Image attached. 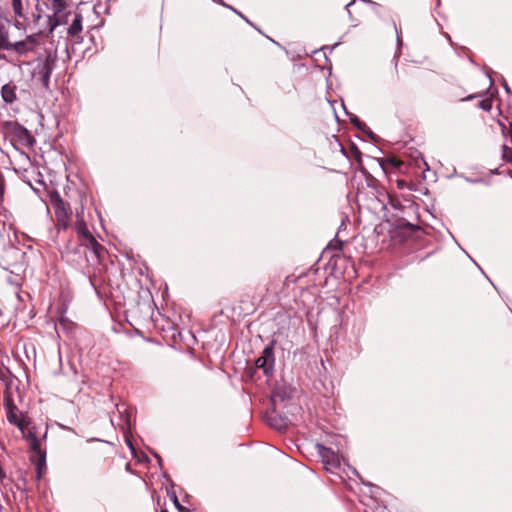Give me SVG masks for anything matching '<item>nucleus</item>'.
I'll return each mask as SVG.
<instances>
[{
	"instance_id": "13",
	"label": "nucleus",
	"mask_w": 512,
	"mask_h": 512,
	"mask_svg": "<svg viewBox=\"0 0 512 512\" xmlns=\"http://www.w3.org/2000/svg\"><path fill=\"white\" fill-rule=\"evenodd\" d=\"M267 421L271 427L279 431L285 429L287 426L286 420L274 412L268 416Z\"/></svg>"
},
{
	"instance_id": "14",
	"label": "nucleus",
	"mask_w": 512,
	"mask_h": 512,
	"mask_svg": "<svg viewBox=\"0 0 512 512\" xmlns=\"http://www.w3.org/2000/svg\"><path fill=\"white\" fill-rule=\"evenodd\" d=\"M0 50L10 51V41L8 30L5 25L0 22Z\"/></svg>"
},
{
	"instance_id": "15",
	"label": "nucleus",
	"mask_w": 512,
	"mask_h": 512,
	"mask_svg": "<svg viewBox=\"0 0 512 512\" xmlns=\"http://www.w3.org/2000/svg\"><path fill=\"white\" fill-rule=\"evenodd\" d=\"M401 165H402V162L394 157L383 158L380 161V166L384 171H386L389 168L398 169L401 167Z\"/></svg>"
},
{
	"instance_id": "22",
	"label": "nucleus",
	"mask_w": 512,
	"mask_h": 512,
	"mask_svg": "<svg viewBox=\"0 0 512 512\" xmlns=\"http://www.w3.org/2000/svg\"><path fill=\"white\" fill-rule=\"evenodd\" d=\"M350 121L355 127H357L359 130H362V131H363L364 127L366 126L357 116L350 118Z\"/></svg>"
},
{
	"instance_id": "30",
	"label": "nucleus",
	"mask_w": 512,
	"mask_h": 512,
	"mask_svg": "<svg viewBox=\"0 0 512 512\" xmlns=\"http://www.w3.org/2000/svg\"><path fill=\"white\" fill-rule=\"evenodd\" d=\"M78 219H84V217H83V208H81V212L76 211V221H78Z\"/></svg>"
},
{
	"instance_id": "26",
	"label": "nucleus",
	"mask_w": 512,
	"mask_h": 512,
	"mask_svg": "<svg viewBox=\"0 0 512 512\" xmlns=\"http://www.w3.org/2000/svg\"><path fill=\"white\" fill-rule=\"evenodd\" d=\"M399 58H400V52H396L394 54V69H395V72L397 73L398 72V62H399Z\"/></svg>"
},
{
	"instance_id": "9",
	"label": "nucleus",
	"mask_w": 512,
	"mask_h": 512,
	"mask_svg": "<svg viewBox=\"0 0 512 512\" xmlns=\"http://www.w3.org/2000/svg\"><path fill=\"white\" fill-rule=\"evenodd\" d=\"M317 449L322 458V462L328 471L340 466V457L331 448L317 444Z\"/></svg>"
},
{
	"instance_id": "21",
	"label": "nucleus",
	"mask_w": 512,
	"mask_h": 512,
	"mask_svg": "<svg viewBox=\"0 0 512 512\" xmlns=\"http://www.w3.org/2000/svg\"><path fill=\"white\" fill-rule=\"evenodd\" d=\"M502 152L503 158L507 162L512 163V148L508 147L507 145H503Z\"/></svg>"
},
{
	"instance_id": "17",
	"label": "nucleus",
	"mask_w": 512,
	"mask_h": 512,
	"mask_svg": "<svg viewBox=\"0 0 512 512\" xmlns=\"http://www.w3.org/2000/svg\"><path fill=\"white\" fill-rule=\"evenodd\" d=\"M12 8L14 14L19 18H25L23 5L21 0H12Z\"/></svg>"
},
{
	"instance_id": "16",
	"label": "nucleus",
	"mask_w": 512,
	"mask_h": 512,
	"mask_svg": "<svg viewBox=\"0 0 512 512\" xmlns=\"http://www.w3.org/2000/svg\"><path fill=\"white\" fill-rule=\"evenodd\" d=\"M75 230L78 235V238L85 237L86 235L91 234L84 219H78V221H76Z\"/></svg>"
},
{
	"instance_id": "19",
	"label": "nucleus",
	"mask_w": 512,
	"mask_h": 512,
	"mask_svg": "<svg viewBox=\"0 0 512 512\" xmlns=\"http://www.w3.org/2000/svg\"><path fill=\"white\" fill-rule=\"evenodd\" d=\"M478 107L484 111H490L492 109V100L490 98L482 99L478 103Z\"/></svg>"
},
{
	"instance_id": "10",
	"label": "nucleus",
	"mask_w": 512,
	"mask_h": 512,
	"mask_svg": "<svg viewBox=\"0 0 512 512\" xmlns=\"http://www.w3.org/2000/svg\"><path fill=\"white\" fill-rule=\"evenodd\" d=\"M45 58L38 63L35 74H52L57 62V50L46 49Z\"/></svg>"
},
{
	"instance_id": "23",
	"label": "nucleus",
	"mask_w": 512,
	"mask_h": 512,
	"mask_svg": "<svg viewBox=\"0 0 512 512\" xmlns=\"http://www.w3.org/2000/svg\"><path fill=\"white\" fill-rule=\"evenodd\" d=\"M502 132L505 136H508L510 138V141L512 143V121L509 123L508 128H506L505 126L502 127Z\"/></svg>"
},
{
	"instance_id": "18",
	"label": "nucleus",
	"mask_w": 512,
	"mask_h": 512,
	"mask_svg": "<svg viewBox=\"0 0 512 512\" xmlns=\"http://www.w3.org/2000/svg\"><path fill=\"white\" fill-rule=\"evenodd\" d=\"M21 433H22L23 438L26 439L28 441V443L32 442V439H38L35 432L28 429V426L23 427V431H21Z\"/></svg>"
},
{
	"instance_id": "7",
	"label": "nucleus",
	"mask_w": 512,
	"mask_h": 512,
	"mask_svg": "<svg viewBox=\"0 0 512 512\" xmlns=\"http://www.w3.org/2000/svg\"><path fill=\"white\" fill-rule=\"evenodd\" d=\"M79 243L85 248V252L89 250L94 256V262L100 263L106 253V249L102 246L93 234H88L85 237L79 238Z\"/></svg>"
},
{
	"instance_id": "2",
	"label": "nucleus",
	"mask_w": 512,
	"mask_h": 512,
	"mask_svg": "<svg viewBox=\"0 0 512 512\" xmlns=\"http://www.w3.org/2000/svg\"><path fill=\"white\" fill-rule=\"evenodd\" d=\"M50 203L54 210L57 232L66 231L72 222V209L58 192L50 194Z\"/></svg>"
},
{
	"instance_id": "28",
	"label": "nucleus",
	"mask_w": 512,
	"mask_h": 512,
	"mask_svg": "<svg viewBox=\"0 0 512 512\" xmlns=\"http://www.w3.org/2000/svg\"><path fill=\"white\" fill-rule=\"evenodd\" d=\"M231 10H233L237 15H239L242 19H244L247 23H250L249 20L239 11H237L236 9L234 8H230Z\"/></svg>"
},
{
	"instance_id": "35",
	"label": "nucleus",
	"mask_w": 512,
	"mask_h": 512,
	"mask_svg": "<svg viewBox=\"0 0 512 512\" xmlns=\"http://www.w3.org/2000/svg\"><path fill=\"white\" fill-rule=\"evenodd\" d=\"M475 97H476L475 95H469L466 98H464L463 100L468 101V100L474 99Z\"/></svg>"
},
{
	"instance_id": "8",
	"label": "nucleus",
	"mask_w": 512,
	"mask_h": 512,
	"mask_svg": "<svg viewBox=\"0 0 512 512\" xmlns=\"http://www.w3.org/2000/svg\"><path fill=\"white\" fill-rule=\"evenodd\" d=\"M39 46L37 35L27 36L24 40L15 43L10 42V50L23 55L28 52H36Z\"/></svg>"
},
{
	"instance_id": "37",
	"label": "nucleus",
	"mask_w": 512,
	"mask_h": 512,
	"mask_svg": "<svg viewBox=\"0 0 512 512\" xmlns=\"http://www.w3.org/2000/svg\"><path fill=\"white\" fill-rule=\"evenodd\" d=\"M36 1H37V3H40L41 0H36Z\"/></svg>"
},
{
	"instance_id": "5",
	"label": "nucleus",
	"mask_w": 512,
	"mask_h": 512,
	"mask_svg": "<svg viewBox=\"0 0 512 512\" xmlns=\"http://www.w3.org/2000/svg\"><path fill=\"white\" fill-rule=\"evenodd\" d=\"M62 257L65 258L67 262L76 266H81L83 263L89 261L83 245L73 240L67 242L62 251Z\"/></svg>"
},
{
	"instance_id": "1",
	"label": "nucleus",
	"mask_w": 512,
	"mask_h": 512,
	"mask_svg": "<svg viewBox=\"0 0 512 512\" xmlns=\"http://www.w3.org/2000/svg\"><path fill=\"white\" fill-rule=\"evenodd\" d=\"M70 17L72 21L65 28V42L80 43L83 16L79 12L71 11L70 0H41L37 3L36 13L32 14V29L37 35L50 36L57 27L67 25Z\"/></svg>"
},
{
	"instance_id": "24",
	"label": "nucleus",
	"mask_w": 512,
	"mask_h": 512,
	"mask_svg": "<svg viewBox=\"0 0 512 512\" xmlns=\"http://www.w3.org/2000/svg\"><path fill=\"white\" fill-rule=\"evenodd\" d=\"M351 151H352V153H353L354 157L357 159V161H358V162H360V161H361V155H362V154H361L360 150L357 148V146H356V145H353V146L351 147Z\"/></svg>"
},
{
	"instance_id": "11",
	"label": "nucleus",
	"mask_w": 512,
	"mask_h": 512,
	"mask_svg": "<svg viewBox=\"0 0 512 512\" xmlns=\"http://www.w3.org/2000/svg\"><path fill=\"white\" fill-rule=\"evenodd\" d=\"M17 86L13 82L4 84L1 88V96L6 104H12L17 99Z\"/></svg>"
},
{
	"instance_id": "3",
	"label": "nucleus",
	"mask_w": 512,
	"mask_h": 512,
	"mask_svg": "<svg viewBox=\"0 0 512 512\" xmlns=\"http://www.w3.org/2000/svg\"><path fill=\"white\" fill-rule=\"evenodd\" d=\"M5 127L13 145L19 144L25 147H32L35 144V139L30 131L18 122L9 121Z\"/></svg>"
},
{
	"instance_id": "27",
	"label": "nucleus",
	"mask_w": 512,
	"mask_h": 512,
	"mask_svg": "<svg viewBox=\"0 0 512 512\" xmlns=\"http://www.w3.org/2000/svg\"><path fill=\"white\" fill-rule=\"evenodd\" d=\"M277 398H279L281 401H283L284 400V395H281L279 392H275V393H273V395L271 397V401L273 403H275Z\"/></svg>"
},
{
	"instance_id": "36",
	"label": "nucleus",
	"mask_w": 512,
	"mask_h": 512,
	"mask_svg": "<svg viewBox=\"0 0 512 512\" xmlns=\"http://www.w3.org/2000/svg\"><path fill=\"white\" fill-rule=\"evenodd\" d=\"M354 3V0L352 2H350L347 7H349L350 5H352Z\"/></svg>"
},
{
	"instance_id": "25",
	"label": "nucleus",
	"mask_w": 512,
	"mask_h": 512,
	"mask_svg": "<svg viewBox=\"0 0 512 512\" xmlns=\"http://www.w3.org/2000/svg\"><path fill=\"white\" fill-rule=\"evenodd\" d=\"M171 499L173 500V503L175 504L176 508L179 511H183L184 508L179 503V500H178V498H177V496H176V494L174 492L172 493Z\"/></svg>"
},
{
	"instance_id": "20",
	"label": "nucleus",
	"mask_w": 512,
	"mask_h": 512,
	"mask_svg": "<svg viewBox=\"0 0 512 512\" xmlns=\"http://www.w3.org/2000/svg\"><path fill=\"white\" fill-rule=\"evenodd\" d=\"M35 75L38 77V79L41 82V84L43 85V87L48 89L49 84H50L51 74H35Z\"/></svg>"
},
{
	"instance_id": "32",
	"label": "nucleus",
	"mask_w": 512,
	"mask_h": 512,
	"mask_svg": "<svg viewBox=\"0 0 512 512\" xmlns=\"http://www.w3.org/2000/svg\"><path fill=\"white\" fill-rule=\"evenodd\" d=\"M127 446L131 449L132 452L135 451L132 441L130 439H126Z\"/></svg>"
},
{
	"instance_id": "34",
	"label": "nucleus",
	"mask_w": 512,
	"mask_h": 512,
	"mask_svg": "<svg viewBox=\"0 0 512 512\" xmlns=\"http://www.w3.org/2000/svg\"><path fill=\"white\" fill-rule=\"evenodd\" d=\"M212 1H213V2H215V3H218V4H220V5H223V6L227 7V8H231V6L226 5V4L223 2V0H212Z\"/></svg>"
},
{
	"instance_id": "29",
	"label": "nucleus",
	"mask_w": 512,
	"mask_h": 512,
	"mask_svg": "<svg viewBox=\"0 0 512 512\" xmlns=\"http://www.w3.org/2000/svg\"><path fill=\"white\" fill-rule=\"evenodd\" d=\"M394 28H395V31H396V35H397V43L398 44H401L402 41H401V36H400V32L398 31V28L396 26V24L394 23Z\"/></svg>"
},
{
	"instance_id": "12",
	"label": "nucleus",
	"mask_w": 512,
	"mask_h": 512,
	"mask_svg": "<svg viewBox=\"0 0 512 512\" xmlns=\"http://www.w3.org/2000/svg\"><path fill=\"white\" fill-rule=\"evenodd\" d=\"M29 446H30L31 450L36 452L38 454V456H39V461H38L37 468L40 471L41 470V465L45 464L46 452L41 449V444H40L39 438L38 439H32V442H29Z\"/></svg>"
},
{
	"instance_id": "4",
	"label": "nucleus",
	"mask_w": 512,
	"mask_h": 512,
	"mask_svg": "<svg viewBox=\"0 0 512 512\" xmlns=\"http://www.w3.org/2000/svg\"><path fill=\"white\" fill-rule=\"evenodd\" d=\"M4 408L6 410L8 422L15 425L20 431H23V427H27L29 425L27 415L18 409L11 396H5Z\"/></svg>"
},
{
	"instance_id": "33",
	"label": "nucleus",
	"mask_w": 512,
	"mask_h": 512,
	"mask_svg": "<svg viewBox=\"0 0 512 512\" xmlns=\"http://www.w3.org/2000/svg\"><path fill=\"white\" fill-rule=\"evenodd\" d=\"M503 87L508 94L511 93V89L505 81L503 82Z\"/></svg>"
},
{
	"instance_id": "6",
	"label": "nucleus",
	"mask_w": 512,
	"mask_h": 512,
	"mask_svg": "<svg viewBox=\"0 0 512 512\" xmlns=\"http://www.w3.org/2000/svg\"><path fill=\"white\" fill-rule=\"evenodd\" d=\"M276 341L272 340L262 351L261 355L256 359L255 365L262 369L265 376L270 377L274 373L275 355L274 346Z\"/></svg>"
},
{
	"instance_id": "31",
	"label": "nucleus",
	"mask_w": 512,
	"mask_h": 512,
	"mask_svg": "<svg viewBox=\"0 0 512 512\" xmlns=\"http://www.w3.org/2000/svg\"><path fill=\"white\" fill-rule=\"evenodd\" d=\"M405 186H406L405 181H403V180H398L397 181V187L398 188L403 189Z\"/></svg>"
}]
</instances>
